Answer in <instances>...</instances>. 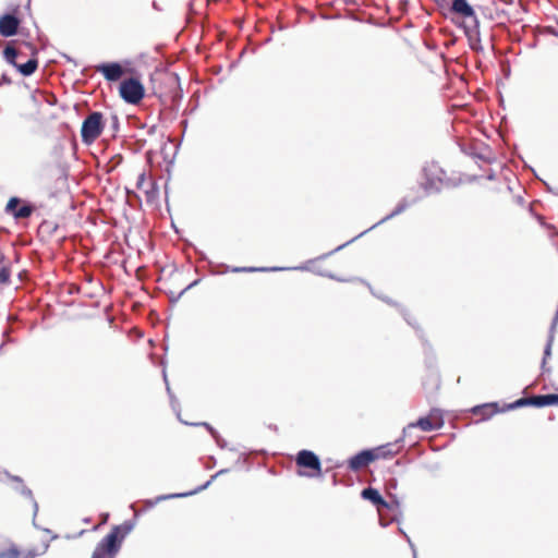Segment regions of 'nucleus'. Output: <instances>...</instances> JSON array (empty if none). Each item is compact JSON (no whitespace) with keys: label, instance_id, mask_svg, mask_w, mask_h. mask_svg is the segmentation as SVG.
I'll list each match as a JSON object with an SVG mask.
<instances>
[{"label":"nucleus","instance_id":"21","mask_svg":"<svg viewBox=\"0 0 558 558\" xmlns=\"http://www.w3.org/2000/svg\"><path fill=\"white\" fill-rule=\"evenodd\" d=\"M465 34L471 41V48L475 51L482 50L478 26L474 25L473 29H465Z\"/></svg>","mask_w":558,"mask_h":558},{"label":"nucleus","instance_id":"1","mask_svg":"<svg viewBox=\"0 0 558 558\" xmlns=\"http://www.w3.org/2000/svg\"><path fill=\"white\" fill-rule=\"evenodd\" d=\"M554 404H558V395H538L518 399L517 401L505 405L502 409H499L498 403L496 402L476 405L472 409V413L480 416L482 420H488L500 411L512 410L525 405L543 408Z\"/></svg>","mask_w":558,"mask_h":558},{"label":"nucleus","instance_id":"25","mask_svg":"<svg viewBox=\"0 0 558 558\" xmlns=\"http://www.w3.org/2000/svg\"><path fill=\"white\" fill-rule=\"evenodd\" d=\"M550 353V347L547 345L546 350H545V354L548 355Z\"/></svg>","mask_w":558,"mask_h":558},{"label":"nucleus","instance_id":"15","mask_svg":"<svg viewBox=\"0 0 558 558\" xmlns=\"http://www.w3.org/2000/svg\"><path fill=\"white\" fill-rule=\"evenodd\" d=\"M372 463V456L371 452L367 450H362L361 452L356 453L352 458L348 460V468L353 471L357 472Z\"/></svg>","mask_w":558,"mask_h":558},{"label":"nucleus","instance_id":"9","mask_svg":"<svg viewBox=\"0 0 558 558\" xmlns=\"http://www.w3.org/2000/svg\"><path fill=\"white\" fill-rule=\"evenodd\" d=\"M295 462L298 466L312 471L311 473H300L301 475L319 476L322 474V463L313 451L301 450L296 456Z\"/></svg>","mask_w":558,"mask_h":558},{"label":"nucleus","instance_id":"12","mask_svg":"<svg viewBox=\"0 0 558 558\" xmlns=\"http://www.w3.org/2000/svg\"><path fill=\"white\" fill-rule=\"evenodd\" d=\"M21 24L20 19L15 14H4L0 17V35L11 37L17 33Z\"/></svg>","mask_w":558,"mask_h":558},{"label":"nucleus","instance_id":"19","mask_svg":"<svg viewBox=\"0 0 558 558\" xmlns=\"http://www.w3.org/2000/svg\"><path fill=\"white\" fill-rule=\"evenodd\" d=\"M361 495L364 499L372 501L375 506L388 508V504L384 500L378 490L375 488L367 487L362 490Z\"/></svg>","mask_w":558,"mask_h":558},{"label":"nucleus","instance_id":"16","mask_svg":"<svg viewBox=\"0 0 558 558\" xmlns=\"http://www.w3.org/2000/svg\"><path fill=\"white\" fill-rule=\"evenodd\" d=\"M19 204L20 199L17 197H11L5 206V211L12 214L17 219L29 217L33 213V208L28 205H24L16 210Z\"/></svg>","mask_w":558,"mask_h":558},{"label":"nucleus","instance_id":"4","mask_svg":"<svg viewBox=\"0 0 558 558\" xmlns=\"http://www.w3.org/2000/svg\"><path fill=\"white\" fill-rule=\"evenodd\" d=\"M25 47L32 51L33 57L25 63H20L15 59L22 56L21 50H16L11 45H8L4 49V57L8 62L12 63L23 75L28 76L33 74L38 68V60L36 58V50L31 44H26Z\"/></svg>","mask_w":558,"mask_h":558},{"label":"nucleus","instance_id":"8","mask_svg":"<svg viewBox=\"0 0 558 558\" xmlns=\"http://www.w3.org/2000/svg\"><path fill=\"white\" fill-rule=\"evenodd\" d=\"M104 117L101 112L94 111L82 123L81 134L83 140H95L104 130Z\"/></svg>","mask_w":558,"mask_h":558},{"label":"nucleus","instance_id":"2","mask_svg":"<svg viewBox=\"0 0 558 558\" xmlns=\"http://www.w3.org/2000/svg\"><path fill=\"white\" fill-rule=\"evenodd\" d=\"M134 527V523L125 521L114 525L111 531L97 544L92 558H114L119 553L122 542Z\"/></svg>","mask_w":558,"mask_h":558},{"label":"nucleus","instance_id":"11","mask_svg":"<svg viewBox=\"0 0 558 558\" xmlns=\"http://www.w3.org/2000/svg\"><path fill=\"white\" fill-rule=\"evenodd\" d=\"M96 72L101 73L107 81L116 82L122 77L124 70L117 62L101 63L95 66Z\"/></svg>","mask_w":558,"mask_h":558},{"label":"nucleus","instance_id":"14","mask_svg":"<svg viewBox=\"0 0 558 558\" xmlns=\"http://www.w3.org/2000/svg\"><path fill=\"white\" fill-rule=\"evenodd\" d=\"M372 456V462L380 459H391L397 456L400 448L393 444L383 445L373 449H368Z\"/></svg>","mask_w":558,"mask_h":558},{"label":"nucleus","instance_id":"6","mask_svg":"<svg viewBox=\"0 0 558 558\" xmlns=\"http://www.w3.org/2000/svg\"><path fill=\"white\" fill-rule=\"evenodd\" d=\"M119 95L125 102L137 105L145 96V88L140 80L130 77L121 82Z\"/></svg>","mask_w":558,"mask_h":558},{"label":"nucleus","instance_id":"10","mask_svg":"<svg viewBox=\"0 0 558 558\" xmlns=\"http://www.w3.org/2000/svg\"><path fill=\"white\" fill-rule=\"evenodd\" d=\"M444 425L442 413L439 409H432L429 413L420 417L415 423L409 424V427H418L424 432H430L441 428Z\"/></svg>","mask_w":558,"mask_h":558},{"label":"nucleus","instance_id":"17","mask_svg":"<svg viewBox=\"0 0 558 558\" xmlns=\"http://www.w3.org/2000/svg\"><path fill=\"white\" fill-rule=\"evenodd\" d=\"M136 186L146 194L148 201L154 199L158 195L155 181L150 177L147 178L144 173L138 177Z\"/></svg>","mask_w":558,"mask_h":558},{"label":"nucleus","instance_id":"27","mask_svg":"<svg viewBox=\"0 0 558 558\" xmlns=\"http://www.w3.org/2000/svg\"><path fill=\"white\" fill-rule=\"evenodd\" d=\"M3 255H4V254L0 251V258H2V256H3Z\"/></svg>","mask_w":558,"mask_h":558},{"label":"nucleus","instance_id":"20","mask_svg":"<svg viewBox=\"0 0 558 558\" xmlns=\"http://www.w3.org/2000/svg\"><path fill=\"white\" fill-rule=\"evenodd\" d=\"M11 278V263L3 255L0 258V286L9 284Z\"/></svg>","mask_w":558,"mask_h":558},{"label":"nucleus","instance_id":"26","mask_svg":"<svg viewBox=\"0 0 558 558\" xmlns=\"http://www.w3.org/2000/svg\"><path fill=\"white\" fill-rule=\"evenodd\" d=\"M195 283H196V281H195V282H193V283H191V284H189V286H186V288L183 290V292H184L185 290L190 289V288H191L192 286H194Z\"/></svg>","mask_w":558,"mask_h":558},{"label":"nucleus","instance_id":"24","mask_svg":"<svg viewBox=\"0 0 558 558\" xmlns=\"http://www.w3.org/2000/svg\"><path fill=\"white\" fill-rule=\"evenodd\" d=\"M203 425L206 426L210 430V433H214V429L208 425V423H203Z\"/></svg>","mask_w":558,"mask_h":558},{"label":"nucleus","instance_id":"3","mask_svg":"<svg viewBox=\"0 0 558 558\" xmlns=\"http://www.w3.org/2000/svg\"><path fill=\"white\" fill-rule=\"evenodd\" d=\"M447 180L446 171L437 162H429L423 168L421 185L426 192L439 191Z\"/></svg>","mask_w":558,"mask_h":558},{"label":"nucleus","instance_id":"13","mask_svg":"<svg viewBox=\"0 0 558 558\" xmlns=\"http://www.w3.org/2000/svg\"><path fill=\"white\" fill-rule=\"evenodd\" d=\"M451 12L463 17L470 19L474 22L475 26H478L477 16L473 8L469 4L468 0H453L451 4Z\"/></svg>","mask_w":558,"mask_h":558},{"label":"nucleus","instance_id":"5","mask_svg":"<svg viewBox=\"0 0 558 558\" xmlns=\"http://www.w3.org/2000/svg\"><path fill=\"white\" fill-rule=\"evenodd\" d=\"M461 149L475 160L493 163L497 160L496 151L486 142H461Z\"/></svg>","mask_w":558,"mask_h":558},{"label":"nucleus","instance_id":"7","mask_svg":"<svg viewBox=\"0 0 558 558\" xmlns=\"http://www.w3.org/2000/svg\"><path fill=\"white\" fill-rule=\"evenodd\" d=\"M181 142H157V147L151 148L147 151V158L149 161L159 162V158L167 165H171L179 151Z\"/></svg>","mask_w":558,"mask_h":558},{"label":"nucleus","instance_id":"22","mask_svg":"<svg viewBox=\"0 0 558 558\" xmlns=\"http://www.w3.org/2000/svg\"><path fill=\"white\" fill-rule=\"evenodd\" d=\"M408 206H409V204H407V203H400L391 215L393 216V215H398V214L402 213Z\"/></svg>","mask_w":558,"mask_h":558},{"label":"nucleus","instance_id":"23","mask_svg":"<svg viewBox=\"0 0 558 558\" xmlns=\"http://www.w3.org/2000/svg\"><path fill=\"white\" fill-rule=\"evenodd\" d=\"M238 271V269H235ZM239 270H243V271H254L256 270V268H239Z\"/></svg>","mask_w":558,"mask_h":558},{"label":"nucleus","instance_id":"18","mask_svg":"<svg viewBox=\"0 0 558 558\" xmlns=\"http://www.w3.org/2000/svg\"><path fill=\"white\" fill-rule=\"evenodd\" d=\"M32 550L20 549L15 545H11L8 549L0 551V558H34Z\"/></svg>","mask_w":558,"mask_h":558}]
</instances>
